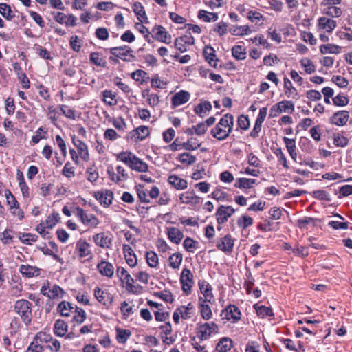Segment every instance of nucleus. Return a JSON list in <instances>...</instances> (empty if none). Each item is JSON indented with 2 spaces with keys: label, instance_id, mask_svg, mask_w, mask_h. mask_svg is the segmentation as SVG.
I'll list each match as a JSON object with an SVG mask.
<instances>
[{
  "label": "nucleus",
  "instance_id": "774afa93",
  "mask_svg": "<svg viewBox=\"0 0 352 352\" xmlns=\"http://www.w3.org/2000/svg\"><path fill=\"white\" fill-rule=\"evenodd\" d=\"M76 314L74 316V320L78 324L82 323L86 319V313L82 308L76 307Z\"/></svg>",
  "mask_w": 352,
  "mask_h": 352
},
{
  "label": "nucleus",
  "instance_id": "aec40b11",
  "mask_svg": "<svg viewBox=\"0 0 352 352\" xmlns=\"http://www.w3.org/2000/svg\"><path fill=\"white\" fill-rule=\"evenodd\" d=\"M190 96V93L184 90L176 93L171 100L173 106L178 107L185 104L189 100Z\"/></svg>",
  "mask_w": 352,
  "mask_h": 352
},
{
  "label": "nucleus",
  "instance_id": "4d7b16f0",
  "mask_svg": "<svg viewBox=\"0 0 352 352\" xmlns=\"http://www.w3.org/2000/svg\"><path fill=\"white\" fill-rule=\"evenodd\" d=\"M60 217L58 213L54 212L50 214L46 219L45 223L49 229L53 228L59 221Z\"/></svg>",
  "mask_w": 352,
  "mask_h": 352
},
{
  "label": "nucleus",
  "instance_id": "6e6552de",
  "mask_svg": "<svg viewBox=\"0 0 352 352\" xmlns=\"http://www.w3.org/2000/svg\"><path fill=\"white\" fill-rule=\"evenodd\" d=\"M199 287L203 296L199 297V302H208L212 304L215 302L214 297L212 292L211 285L206 281L199 282Z\"/></svg>",
  "mask_w": 352,
  "mask_h": 352
},
{
  "label": "nucleus",
  "instance_id": "c756f323",
  "mask_svg": "<svg viewBox=\"0 0 352 352\" xmlns=\"http://www.w3.org/2000/svg\"><path fill=\"white\" fill-rule=\"evenodd\" d=\"M67 328L68 325L64 320H57L54 323V331L56 336L63 337L66 335Z\"/></svg>",
  "mask_w": 352,
  "mask_h": 352
},
{
  "label": "nucleus",
  "instance_id": "a18cd8bd",
  "mask_svg": "<svg viewBox=\"0 0 352 352\" xmlns=\"http://www.w3.org/2000/svg\"><path fill=\"white\" fill-rule=\"evenodd\" d=\"M131 333L129 330L116 329V339L119 343H125L131 336Z\"/></svg>",
  "mask_w": 352,
  "mask_h": 352
},
{
  "label": "nucleus",
  "instance_id": "4be33fe9",
  "mask_svg": "<svg viewBox=\"0 0 352 352\" xmlns=\"http://www.w3.org/2000/svg\"><path fill=\"white\" fill-rule=\"evenodd\" d=\"M123 252L128 265L132 267H135L137 265L138 259L133 249L129 245H124Z\"/></svg>",
  "mask_w": 352,
  "mask_h": 352
},
{
  "label": "nucleus",
  "instance_id": "2f4dec72",
  "mask_svg": "<svg viewBox=\"0 0 352 352\" xmlns=\"http://www.w3.org/2000/svg\"><path fill=\"white\" fill-rule=\"evenodd\" d=\"M179 199L183 204H197L199 203V197L193 192L187 191L179 195Z\"/></svg>",
  "mask_w": 352,
  "mask_h": 352
},
{
  "label": "nucleus",
  "instance_id": "58836bf2",
  "mask_svg": "<svg viewBox=\"0 0 352 352\" xmlns=\"http://www.w3.org/2000/svg\"><path fill=\"white\" fill-rule=\"evenodd\" d=\"M199 308L201 317L206 320H208L210 318H212V310L210 307L207 304V302H199Z\"/></svg>",
  "mask_w": 352,
  "mask_h": 352
},
{
  "label": "nucleus",
  "instance_id": "f3484780",
  "mask_svg": "<svg viewBox=\"0 0 352 352\" xmlns=\"http://www.w3.org/2000/svg\"><path fill=\"white\" fill-rule=\"evenodd\" d=\"M94 294L97 300L104 305H111L113 302L112 296L109 292L102 290L98 287L95 288Z\"/></svg>",
  "mask_w": 352,
  "mask_h": 352
},
{
  "label": "nucleus",
  "instance_id": "0eeeda50",
  "mask_svg": "<svg viewBox=\"0 0 352 352\" xmlns=\"http://www.w3.org/2000/svg\"><path fill=\"white\" fill-rule=\"evenodd\" d=\"M76 216L78 217L82 223L87 226L96 228L99 224V220L93 214H87L82 208L77 207L76 209Z\"/></svg>",
  "mask_w": 352,
  "mask_h": 352
},
{
  "label": "nucleus",
  "instance_id": "72a5a7b5",
  "mask_svg": "<svg viewBox=\"0 0 352 352\" xmlns=\"http://www.w3.org/2000/svg\"><path fill=\"white\" fill-rule=\"evenodd\" d=\"M89 244L85 241H78L76 245V250L78 252L79 256L82 258L86 257L91 254L89 249Z\"/></svg>",
  "mask_w": 352,
  "mask_h": 352
},
{
  "label": "nucleus",
  "instance_id": "bb28decb",
  "mask_svg": "<svg viewBox=\"0 0 352 352\" xmlns=\"http://www.w3.org/2000/svg\"><path fill=\"white\" fill-rule=\"evenodd\" d=\"M167 235L168 239L175 244H179L184 237L183 232L175 227L168 229Z\"/></svg>",
  "mask_w": 352,
  "mask_h": 352
},
{
  "label": "nucleus",
  "instance_id": "c85d7f7f",
  "mask_svg": "<svg viewBox=\"0 0 352 352\" xmlns=\"http://www.w3.org/2000/svg\"><path fill=\"white\" fill-rule=\"evenodd\" d=\"M232 347V340L229 338L225 337L219 340L216 349L219 352H230Z\"/></svg>",
  "mask_w": 352,
  "mask_h": 352
},
{
  "label": "nucleus",
  "instance_id": "8fccbe9b",
  "mask_svg": "<svg viewBox=\"0 0 352 352\" xmlns=\"http://www.w3.org/2000/svg\"><path fill=\"white\" fill-rule=\"evenodd\" d=\"M284 89L285 95L289 98L292 94H294L296 96H298L296 89L292 85V82L287 78H284Z\"/></svg>",
  "mask_w": 352,
  "mask_h": 352
},
{
  "label": "nucleus",
  "instance_id": "7ed1b4c3",
  "mask_svg": "<svg viewBox=\"0 0 352 352\" xmlns=\"http://www.w3.org/2000/svg\"><path fill=\"white\" fill-rule=\"evenodd\" d=\"M14 311L20 316L25 325H29L32 322V303L28 300L20 299L14 304Z\"/></svg>",
  "mask_w": 352,
  "mask_h": 352
},
{
  "label": "nucleus",
  "instance_id": "473e14b6",
  "mask_svg": "<svg viewBox=\"0 0 352 352\" xmlns=\"http://www.w3.org/2000/svg\"><path fill=\"white\" fill-rule=\"evenodd\" d=\"M13 66L19 79L21 80L23 88L28 89L30 87V80L25 74L22 72L20 65L17 63H14Z\"/></svg>",
  "mask_w": 352,
  "mask_h": 352
},
{
  "label": "nucleus",
  "instance_id": "864d4df0",
  "mask_svg": "<svg viewBox=\"0 0 352 352\" xmlns=\"http://www.w3.org/2000/svg\"><path fill=\"white\" fill-rule=\"evenodd\" d=\"M237 224L239 227L243 229H246L247 228L251 226L253 224V219L252 217L248 215H242L237 220Z\"/></svg>",
  "mask_w": 352,
  "mask_h": 352
},
{
  "label": "nucleus",
  "instance_id": "a878e982",
  "mask_svg": "<svg viewBox=\"0 0 352 352\" xmlns=\"http://www.w3.org/2000/svg\"><path fill=\"white\" fill-rule=\"evenodd\" d=\"M204 56L208 63L213 67H217L218 59L215 58V51L213 47L210 46L205 47L204 50Z\"/></svg>",
  "mask_w": 352,
  "mask_h": 352
},
{
  "label": "nucleus",
  "instance_id": "393cba45",
  "mask_svg": "<svg viewBox=\"0 0 352 352\" xmlns=\"http://www.w3.org/2000/svg\"><path fill=\"white\" fill-rule=\"evenodd\" d=\"M94 241L97 245L103 248H108L111 244V239L104 232L95 234L94 236Z\"/></svg>",
  "mask_w": 352,
  "mask_h": 352
},
{
  "label": "nucleus",
  "instance_id": "c03bdc74",
  "mask_svg": "<svg viewBox=\"0 0 352 352\" xmlns=\"http://www.w3.org/2000/svg\"><path fill=\"white\" fill-rule=\"evenodd\" d=\"M323 13L333 18L340 17L342 14L340 8L336 6H327L324 9Z\"/></svg>",
  "mask_w": 352,
  "mask_h": 352
},
{
  "label": "nucleus",
  "instance_id": "6e6d98bb",
  "mask_svg": "<svg viewBox=\"0 0 352 352\" xmlns=\"http://www.w3.org/2000/svg\"><path fill=\"white\" fill-rule=\"evenodd\" d=\"M33 340L38 344L49 343L52 340V337L50 334L41 331L36 335Z\"/></svg>",
  "mask_w": 352,
  "mask_h": 352
},
{
  "label": "nucleus",
  "instance_id": "3c124183",
  "mask_svg": "<svg viewBox=\"0 0 352 352\" xmlns=\"http://www.w3.org/2000/svg\"><path fill=\"white\" fill-rule=\"evenodd\" d=\"M146 258L148 265L151 267H156L158 265V256L155 252L153 251L147 252Z\"/></svg>",
  "mask_w": 352,
  "mask_h": 352
},
{
  "label": "nucleus",
  "instance_id": "e433bc0d",
  "mask_svg": "<svg viewBox=\"0 0 352 352\" xmlns=\"http://www.w3.org/2000/svg\"><path fill=\"white\" fill-rule=\"evenodd\" d=\"M133 12L137 15L138 19L142 23L147 20L144 8L141 3L135 2L133 6Z\"/></svg>",
  "mask_w": 352,
  "mask_h": 352
},
{
  "label": "nucleus",
  "instance_id": "f03ea898",
  "mask_svg": "<svg viewBox=\"0 0 352 352\" xmlns=\"http://www.w3.org/2000/svg\"><path fill=\"white\" fill-rule=\"evenodd\" d=\"M116 157L117 160L124 163L131 170L139 173H146L148 170V164L130 151L120 152Z\"/></svg>",
  "mask_w": 352,
  "mask_h": 352
},
{
  "label": "nucleus",
  "instance_id": "cd10ccee",
  "mask_svg": "<svg viewBox=\"0 0 352 352\" xmlns=\"http://www.w3.org/2000/svg\"><path fill=\"white\" fill-rule=\"evenodd\" d=\"M96 197L102 205L104 206H109L112 202L113 195L111 191L106 190L104 192H98L96 195Z\"/></svg>",
  "mask_w": 352,
  "mask_h": 352
},
{
  "label": "nucleus",
  "instance_id": "423d86ee",
  "mask_svg": "<svg viewBox=\"0 0 352 352\" xmlns=\"http://www.w3.org/2000/svg\"><path fill=\"white\" fill-rule=\"evenodd\" d=\"M294 111V104L290 100H283L273 105L270 109V117L274 118L283 112L292 113Z\"/></svg>",
  "mask_w": 352,
  "mask_h": 352
},
{
  "label": "nucleus",
  "instance_id": "f704fd0d",
  "mask_svg": "<svg viewBox=\"0 0 352 352\" xmlns=\"http://www.w3.org/2000/svg\"><path fill=\"white\" fill-rule=\"evenodd\" d=\"M256 184V179L248 178H239L236 179L234 186L238 188H251Z\"/></svg>",
  "mask_w": 352,
  "mask_h": 352
},
{
  "label": "nucleus",
  "instance_id": "1a4fd4ad",
  "mask_svg": "<svg viewBox=\"0 0 352 352\" xmlns=\"http://www.w3.org/2000/svg\"><path fill=\"white\" fill-rule=\"evenodd\" d=\"M116 274L122 283H125L126 289L129 292H136V287L133 285L134 279L131 277L130 274L122 267H118L116 270Z\"/></svg>",
  "mask_w": 352,
  "mask_h": 352
},
{
  "label": "nucleus",
  "instance_id": "338daca9",
  "mask_svg": "<svg viewBox=\"0 0 352 352\" xmlns=\"http://www.w3.org/2000/svg\"><path fill=\"white\" fill-rule=\"evenodd\" d=\"M147 73L141 69H137L131 74V78L135 81L143 82L145 81Z\"/></svg>",
  "mask_w": 352,
  "mask_h": 352
},
{
  "label": "nucleus",
  "instance_id": "9b49d317",
  "mask_svg": "<svg viewBox=\"0 0 352 352\" xmlns=\"http://www.w3.org/2000/svg\"><path fill=\"white\" fill-rule=\"evenodd\" d=\"M180 282L184 292L186 294H190L193 285V274L190 270L187 268L183 269L180 276Z\"/></svg>",
  "mask_w": 352,
  "mask_h": 352
},
{
  "label": "nucleus",
  "instance_id": "9d476101",
  "mask_svg": "<svg viewBox=\"0 0 352 352\" xmlns=\"http://www.w3.org/2000/svg\"><path fill=\"white\" fill-rule=\"evenodd\" d=\"M234 212L235 210L230 206H220L215 214L217 223L219 225L225 223Z\"/></svg>",
  "mask_w": 352,
  "mask_h": 352
},
{
  "label": "nucleus",
  "instance_id": "79ce46f5",
  "mask_svg": "<svg viewBox=\"0 0 352 352\" xmlns=\"http://www.w3.org/2000/svg\"><path fill=\"white\" fill-rule=\"evenodd\" d=\"M73 308L70 302L63 301L58 305L57 310L61 316L67 317Z\"/></svg>",
  "mask_w": 352,
  "mask_h": 352
},
{
  "label": "nucleus",
  "instance_id": "7c9ffc66",
  "mask_svg": "<svg viewBox=\"0 0 352 352\" xmlns=\"http://www.w3.org/2000/svg\"><path fill=\"white\" fill-rule=\"evenodd\" d=\"M283 141L291 157L296 161L297 157L296 142L294 139L284 137Z\"/></svg>",
  "mask_w": 352,
  "mask_h": 352
},
{
  "label": "nucleus",
  "instance_id": "4c0bfd02",
  "mask_svg": "<svg viewBox=\"0 0 352 352\" xmlns=\"http://www.w3.org/2000/svg\"><path fill=\"white\" fill-rule=\"evenodd\" d=\"M341 47L339 45L334 44L322 45L320 47V51L322 54H338L340 52Z\"/></svg>",
  "mask_w": 352,
  "mask_h": 352
},
{
  "label": "nucleus",
  "instance_id": "c9c22d12",
  "mask_svg": "<svg viewBox=\"0 0 352 352\" xmlns=\"http://www.w3.org/2000/svg\"><path fill=\"white\" fill-rule=\"evenodd\" d=\"M198 17L205 22H214L217 21L219 16L217 13L209 12L204 10H199Z\"/></svg>",
  "mask_w": 352,
  "mask_h": 352
},
{
  "label": "nucleus",
  "instance_id": "13d9d810",
  "mask_svg": "<svg viewBox=\"0 0 352 352\" xmlns=\"http://www.w3.org/2000/svg\"><path fill=\"white\" fill-rule=\"evenodd\" d=\"M197 245L198 242L190 237L186 238L183 243L184 248L189 252H193L198 248Z\"/></svg>",
  "mask_w": 352,
  "mask_h": 352
},
{
  "label": "nucleus",
  "instance_id": "5701e85b",
  "mask_svg": "<svg viewBox=\"0 0 352 352\" xmlns=\"http://www.w3.org/2000/svg\"><path fill=\"white\" fill-rule=\"evenodd\" d=\"M19 272L27 278L38 276L40 274L39 268L30 265H21L19 267Z\"/></svg>",
  "mask_w": 352,
  "mask_h": 352
},
{
  "label": "nucleus",
  "instance_id": "052dcab7",
  "mask_svg": "<svg viewBox=\"0 0 352 352\" xmlns=\"http://www.w3.org/2000/svg\"><path fill=\"white\" fill-rule=\"evenodd\" d=\"M180 317L184 320L191 318L190 309H192L191 304L189 303L187 307L182 306L176 309Z\"/></svg>",
  "mask_w": 352,
  "mask_h": 352
},
{
  "label": "nucleus",
  "instance_id": "6ab92c4d",
  "mask_svg": "<svg viewBox=\"0 0 352 352\" xmlns=\"http://www.w3.org/2000/svg\"><path fill=\"white\" fill-rule=\"evenodd\" d=\"M318 25L320 29L328 33H331L336 28V21L332 19L321 16L318 19Z\"/></svg>",
  "mask_w": 352,
  "mask_h": 352
},
{
  "label": "nucleus",
  "instance_id": "b1692460",
  "mask_svg": "<svg viewBox=\"0 0 352 352\" xmlns=\"http://www.w3.org/2000/svg\"><path fill=\"white\" fill-rule=\"evenodd\" d=\"M211 110L212 104L209 101L206 100L201 102L194 108L195 113L201 118L206 116Z\"/></svg>",
  "mask_w": 352,
  "mask_h": 352
},
{
  "label": "nucleus",
  "instance_id": "37998d69",
  "mask_svg": "<svg viewBox=\"0 0 352 352\" xmlns=\"http://www.w3.org/2000/svg\"><path fill=\"white\" fill-rule=\"evenodd\" d=\"M177 160L182 164L191 165L196 162L197 158L189 153H184L179 154Z\"/></svg>",
  "mask_w": 352,
  "mask_h": 352
},
{
  "label": "nucleus",
  "instance_id": "0e129e2a",
  "mask_svg": "<svg viewBox=\"0 0 352 352\" xmlns=\"http://www.w3.org/2000/svg\"><path fill=\"white\" fill-rule=\"evenodd\" d=\"M60 109L61 110L62 113L67 118L71 120H76V111L74 109L69 108L67 105H60Z\"/></svg>",
  "mask_w": 352,
  "mask_h": 352
},
{
  "label": "nucleus",
  "instance_id": "69168bd1",
  "mask_svg": "<svg viewBox=\"0 0 352 352\" xmlns=\"http://www.w3.org/2000/svg\"><path fill=\"white\" fill-rule=\"evenodd\" d=\"M103 100L109 105L116 104V95L111 90H104L102 91Z\"/></svg>",
  "mask_w": 352,
  "mask_h": 352
},
{
  "label": "nucleus",
  "instance_id": "20e7f679",
  "mask_svg": "<svg viewBox=\"0 0 352 352\" xmlns=\"http://www.w3.org/2000/svg\"><path fill=\"white\" fill-rule=\"evenodd\" d=\"M109 52L115 57L110 56L109 60L116 63L118 62L116 58H120L125 62H133L135 60L132 49L128 45L111 47L109 49Z\"/></svg>",
  "mask_w": 352,
  "mask_h": 352
},
{
  "label": "nucleus",
  "instance_id": "412c9836",
  "mask_svg": "<svg viewBox=\"0 0 352 352\" xmlns=\"http://www.w3.org/2000/svg\"><path fill=\"white\" fill-rule=\"evenodd\" d=\"M168 182L176 190H185L188 187L186 180L179 177L176 175H171L168 177Z\"/></svg>",
  "mask_w": 352,
  "mask_h": 352
},
{
  "label": "nucleus",
  "instance_id": "f257e3e1",
  "mask_svg": "<svg viewBox=\"0 0 352 352\" xmlns=\"http://www.w3.org/2000/svg\"><path fill=\"white\" fill-rule=\"evenodd\" d=\"M234 117L230 113L224 115L218 124L211 130L212 137L218 140L226 139L232 131Z\"/></svg>",
  "mask_w": 352,
  "mask_h": 352
},
{
  "label": "nucleus",
  "instance_id": "49530a36",
  "mask_svg": "<svg viewBox=\"0 0 352 352\" xmlns=\"http://www.w3.org/2000/svg\"><path fill=\"white\" fill-rule=\"evenodd\" d=\"M0 14L7 20H11L14 16L10 6L4 3H0Z\"/></svg>",
  "mask_w": 352,
  "mask_h": 352
},
{
  "label": "nucleus",
  "instance_id": "f8f14e48",
  "mask_svg": "<svg viewBox=\"0 0 352 352\" xmlns=\"http://www.w3.org/2000/svg\"><path fill=\"white\" fill-rule=\"evenodd\" d=\"M221 316L223 319L236 322L241 319V313L236 305H230L222 311Z\"/></svg>",
  "mask_w": 352,
  "mask_h": 352
},
{
  "label": "nucleus",
  "instance_id": "ddd939ff",
  "mask_svg": "<svg viewBox=\"0 0 352 352\" xmlns=\"http://www.w3.org/2000/svg\"><path fill=\"white\" fill-rule=\"evenodd\" d=\"M152 38L158 41L169 43L171 36L166 30L165 28L162 25H155L152 29Z\"/></svg>",
  "mask_w": 352,
  "mask_h": 352
},
{
  "label": "nucleus",
  "instance_id": "4468645a",
  "mask_svg": "<svg viewBox=\"0 0 352 352\" xmlns=\"http://www.w3.org/2000/svg\"><path fill=\"white\" fill-rule=\"evenodd\" d=\"M72 142L78 150L79 157L85 162L89 161V153L87 144L75 136L72 137Z\"/></svg>",
  "mask_w": 352,
  "mask_h": 352
},
{
  "label": "nucleus",
  "instance_id": "680f3d73",
  "mask_svg": "<svg viewBox=\"0 0 352 352\" xmlns=\"http://www.w3.org/2000/svg\"><path fill=\"white\" fill-rule=\"evenodd\" d=\"M22 243L30 245L38 240V236L31 233H23L19 236Z\"/></svg>",
  "mask_w": 352,
  "mask_h": 352
},
{
  "label": "nucleus",
  "instance_id": "a19ab883",
  "mask_svg": "<svg viewBox=\"0 0 352 352\" xmlns=\"http://www.w3.org/2000/svg\"><path fill=\"white\" fill-rule=\"evenodd\" d=\"M183 256L180 252H176L169 256V265L173 269H178L182 262Z\"/></svg>",
  "mask_w": 352,
  "mask_h": 352
},
{
  "label": "nucleus",
  "instance_id": "39448f33",
  "mask_svg": "<svg viewBox=\"0 0 352 352\" xmlns=\"http://www.w3.org/2000/svg\"><path fill=\"white\" fill-rule=\"evenodd\" d=\"M218 326L214 322H199L196 327V333L200 342L208 340L212 333H217Z\"/></svg>",
  "mask_w": 352,
  "mask_h": 352
},
{
  "label": "nucleus",
  "instance_id": "2eb2a0df",
  "mask_svg": "<svg viewBox=\"0 0 352 352\" xmlns=\"http://www.w3.org/2000/svg\"><path fill=\"white\" fill-rule=\"evenodd\" d=\"M234 240L231 235L227 234L220 239L217 243V247L225 253L232 252Z\"/></svg>",
  "mask_w": 352,
  "mask_h": 352
},
{
  "label": "nucleus",
  "instance_id": "603ef678",
  "mask_svg": "<svg viewBox=\"0 0 352 352\" xmlns=\"http://www.w3.org/2000/svg\"><path fill=\"white\" fill-rule=\"evenodd\" d=\"M300 65L305 69V71L307 74H311L316 70L313 62L307 58H302L300 60Z\"/></svg>",
  "mask_w": 352,
  "mask_h": 352
},
{
  "label": "nucleus",
  "instance_id": "09e8293b",
  "mask_svg": "<svg viewBox=\"0 0 352 352\" xmlns=\"http://www.w3.org/2000/svg\"><path fill=\"white\" fill-rule=\"evenodd\" d=\"M232 53L237 60H244L246 57L245 50L241 45H234L232 49Z\"/></svg>",
  "mask_w": 352,
  "mask_h": 352
},
{
  "label": "nucleus",
  "instance_id": "bf43d9fd",
  "mask_svg": "<svg viewBox=\"0 0 352 352\" xmlns=\"http://www.w3.org/2000/svg\"><path fill=\"white\" fill-rule=\"evenodd\" d=\"M90 62L97 66L104 67L106 62L98 52H92L90 54Z\"/></svg>",
  "mask_w": 352,
  "mask_h": 352
},
{
  "label": "nucleus",
  "instance_id": "dca6fc26",
  "mask_svg": "<svg viewBox=\"0 0 352 352\" xmlns=\"http://www.w3.org/2000/svg\"><path fill=\"white\" fill-rule=\"evenodd\" d=\"M349 118V113L347 111H338L333 114L330 118L331 124L338 126H344Z\"/></svg>",
  "mask_w": 352,
  "mask_h": 352
},
{
  "label": "nucleus",
  "instance_id": "a211bd4d",
  "mask_svg": "<svg viewBox=\"0 0 352 352\" xmlns=\"http://www.w3.org/2000/svg\"><path fill=\"white\" fill-rule=\"evenodd\" d=\"M100 274L109 278H112L114 274V267L112 263L102 261L96 266Z\"/></svg>",
  "mask_w": 352,
  "mask_h": 352
},
{
  "label": "nucleus",
  "instance_id": "ea45409f",
  "mask_svg": "<svg viewBox=\"0 0 352 352\" xmlns=\"http://www.w3.org/2000/svg\"><path fill=\"white\" fill-rule=\"evenodd\" d=\"M254 307L256 311L257 315L262 318L265 316L272 317L274 316L273 311L270 307L264 305H258L257 304L254 305Z\"/></svg>",
  "mask_w": 352,
  "mask_h": 352
},
{
  "label": "nucleus",
  "instance_id": "e2e57ef3",
  "mask_svg": "<svg viewBox=\"0 0 352 352\" xmlns=\"http://www.w3.org/2000/svg\"><path fill=\"white\" fill-rule=\"evenodd\" d=\"M311 195L314 198L317 199L318 200H324L327 201H331V198L329 193L322 190H314L311 192Z\"/></svg>",
  "mask_w": 352,
  "mask_h": 352
},
{
  "label": "nucleus",
  "instance_id": "5fc2aeb1",
  "mask_svg": "<svg viewBox=\"0 0 352 352\" xmlns=\"http://www.w3.org/2000/svg\"><path fill=\"white\" fill-rule=\"evenodd\" d=\"M332 101L336 106L344 107L349 104V100L344 94H339L332 98Z\"/></svg>",
  "mask_w": 352,
  "mask_h": 352
},
{
  "label": "nucleus",
  "instance_id": "de8ad7c7",
  "mask_svg": "<svg viewBox=\"0 0 352 352\" xmlns=\"http://www.w3.org/2000/svg\"><path fill=\"white\" fill-rule=\"evenodd\" d=\"M134 136H137V139L140 140H144L149 135V129L146 126H140L133 131Z\"/></svg>",
  "mask_w": 352,
  "mask_h": 352
}]
</instances>
